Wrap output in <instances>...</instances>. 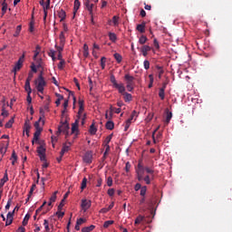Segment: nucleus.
I'll use <instances>...</instances> for the list:
<instances>
[{
	"label": "nucleus",
	"mask_w": 232,
	"mask_h": 232,
	"mask_svg": "<svg viewBox=\"0 0 232 232\" xmlns=\"http://www.w3.org/2000/svg\"><path fill=\"white\" fill-rule=\"evenodd\" d=\"M81 7V3L79 0L74 1V13L78 12V9Z\"/></svg>",
	"instance_id": "50"
},
{
	"label": "nucleus",
	"mask_w": 232,
	"mask_h": 232,
	"mask_svg": "<svg viewBox=\"0 0 232 232\" xmlns=\"http://www.w3.org/2000/svg\"><path fill=\"white\" fill-rule=\"evenodd\" d=\"M87 180L88 179L86 177L82 179V185H81L82 189H85V188H87Z\"/></svg>",
	"instance_id": "51"
},
{
	"label": "nucleus",
	"mask_w": 232,
	"mask_h": 232,
	"mask_svg": "<svg viewBox=\"0 0 232 232\" xmlns=\"http://www.w3.org/2000/svg\"><path fill=\"white\" fill-rule=\"evenodd\" d=\"M144 33H142V34L140 35V39H139V43L142 44V46H144V44H146V42H148V37L146 36V34H143Z\"/></svg>",
	"instance_id": "30"
},
{
	"label": "nucleus",
	"mask_w": 232,
	"mask_h": 232,
	"mask_svg": "<svg viewBox=\"0 0 232 232\" xmlns=\"http://www.w3.org/2000/svg\"><path fill=\"white\" fill-rule=\"evenodd\" d=\"M57 99H56V105H60L61 102L64 99V96L63 94L56 93Z\"/></svg>",
	"instance_id": "44"
},
{
	"label": "nucleus",
	"mask_w": 232,
	"mask_h": 232,
	"mask_svg": "<svg viewBox=\"0 0 232 232\" xmlns=\"http://www.w3.org/2000/svg\"><path fill=\"white\" fill-rule=\"evenodd\" d=\"M71 149V142L63 144V148L61 150V156H64V153L70 151Z\"/></svg>",
	"instance_id": "16"
},
{
	"label": "nucleus",
	"mask_w": 232,
	"mask_h": 232,
	"mask_svg": "<svg viewBox=\"0 0 232 232\" xmlns=\"http://www.w3.org/2000/svg\"><path fill=\"white\" fill-rule=\"evenodd\" d=\"M114 58L118 62V63H121V62H122V55H121V53H114Z\"/></svg>",
	"instance_id": "42"
},
{
	"label": "nucleus",
	"mask_w": 232,
	"mask_h": 232,
	"mask_svg": "<svg viewBox=\"0 0 232 232\" xmlns=\"http://www.w3.org/2000/svg\"><path fill=\"white\" fill-rule=\"evenodd\" d=\"M8 9V3H6V1H4L2 3V16H5V14H6Z\"/></svg>",
	"instance_id": "28"
},
{
	"label": "nucleus",
	"mask_w": 232,
	"mask_h": 232,
	"mask_svg": "<svg viewBox=\"0 0 232 232\" xmlns=\"http://www.w3.org/2000/svg\"><path fill=\"white\" fill-rule=\"evenodd\" d=\"M44 227L45 228V231H50V225L48 219H44Z\"/></svg>",
	"instance_id": "54"
},
{
	"label": "nucleus",
	"mask_w": 232,
	"mask_h": 232,
	"mask_svg": "<svg viewBox=\"0 0 232 232\" xmlns=\"http://www.w3.org/2000/svg\"><path fill=\"white\" fill-rule=\"evenodd\" d=\"M114 126V121H112L111 120H108V121H106V128H108L109 130H112Z\"/></svg>",
	"instance_id": "31"
},
{
	"label": "nucleus",
	"mask_w": 232,
	"mask_h": 232,
	"mask_svg": "<svg viewBox=\"0 0 232 232\" xmlns=\"http://www.w3.org/2000/svg\"><path fill=\"white\" fill-rule=\"evenodd\" d=\"M90 53L88 44H83V55L88 57Z\"/></svg>",
	"instance_id": "38"
},
{
	"label": "nucleus",
	"mask_w": 232,
	"mask_h": 232,
	"mask_svg": "<svg viewBox=\"0 0 232 232\" xmlns=\"http://www.w3.org/2000/svg\"><path fill=\"white\" fill-rule=\"evenodd\" d=\"M136 174L138 176L139 180H142V179H144L145 168L143 167V165L141 163H138Z\"/></svg>",
	"instance_id": "7"
},
{
	"label": "nucleus",
	"mask_w": 232,
	"mask_h": 232,
	"mask_svg": "<svg viewBox=\"0 0 232 232\" xmlns=\"http://www.w3.org/2000/svg\"><path fill=\"white\" fill-rule=\"evenodd\" d=\"M56 215H57V218H63L64 217V210H62V208H60V204L58 206Z\"/></svg>",
	"instance_id": "45"
},
{
	"label": "nucleus",
	"mask_w": 232,
	"mask_h": 232,
	"mask_svg": "<svg viewBox=\"0 0 232 232\" xmlns=\"http://www.w3.org/2000/svg\"><path fill=\"white\" fill-rule=\"evenodd\" d=\"M21 31H22V25H17L15 29V33H14V37H19Z\"/></svg>",
	"instance_id": "47"
},
{
	"label": "nucleus",
	"mask_w": 232,
	"mask_h": 232,
	"mask_svg": "<svg viewBox=\"0 0 232 232\" xmlns=\"http://www.w3.org/2000/svg\"><path fill=\"white\" fill-rule=\"evenodd\" d=\"M41 51V46H36L35 51H34V60H36L37 55H39Z\"/></svg>",
	"instance_id": "57"
},
{
	"label": "nucleus",
	"mask_w": 232,
	"mask_h": 232,
	"mask_svg": "<svg viewBox=\"0 0 232 232\" xmlns=\"http://www.w3.org/2000/svg\"><path fill=\"white\" fill-rule=\"evenodd\" d=\"M159 96L160 97L161 100L165 99V96H166V86L160 87V92H159Z\"/></svg>",
	"instance_id": "25"
},
{
	"label": "nucleus",
	"mask_w": 232,
	"mask_h": 232,
	"mask_svg": "<svg viewBox=\"0 0 232 232\" xmlns=\"http://www.w3.org/2000/svg\"><path fill=\"white\" fill-rule=\"evenodd\" d=\"M172 112L170 111H166V122L169 123L172 119Z\"/></svg>",
	"instance_id": "35"
},
{
	"label": "nucleus",
	"mask_w": 232,
	"mask_h": 232,
	"mask_svg": "<svg viewBox=\"0 0 232 232\" xmlns=\"http://www.w3.org/2000/svg\"><path fill=\"white\" fill-rule=\"evenodd\" d=\"M34 84L37 92H40V94H44V87H46V81L44 76V72H40L38 78L34 81Z\"/></svg>",
	"instance_id": "3"
},
{
	"label": "nucleus",
	"mask_w": 232,
	"mask_h": 232,
	"mask_svg": "<svg viewBox=\"0 0 232 232\" xmlns=\"http://www.w3.org/2000/svg\"><path fill=\"white\" fill-rule=\"evenodd\" d=\"M144 180H145V183H147V185L150 186V184L151 183V179L149 173H147L146 177H144Z\"/></svg>",
	"instance_id": "59"
},
{
	"label": "nucleus",
	"mask_w": 232,
	"mask_h": 232,
	"mask_svg": "<svg viewBox=\"0 0 232 232\" xmlns=\"http://www.w3.org/2000/svg\"><path fill=\"white\" fill-rule=\"evenodd\" d=\"M108 195L110 196V197H113L114 195H115V189H114V188H109V190H108Z\"/></svg>",
	"instance_id": "62"
},
{
	"label": "nucleus",
	"mask_w": 232,
	"mask_h": 232,
	"mask_svg": "<svg viewBox=\"0 0 232 232\" xmlns=\"http://www.w3.org/2000/svg\"><path fill=\"white\" fill-rule=\"evenodd\" d=\"M135 114H137L136 111H132L130 117H129V120H126L125 121V130H128L130 123L132 122V120L135 117Z\"/></svg>",
	"instance_id": "11"
},
{
	"label": "nucleus",
	"mask_w": 232,
	"mask_h": 232,
	"mask_svg": "<svg viewBox=\"0 0 232 232\" xmlns=\"http://www.w3.org/2000/svg\"><path fill=\"white\" fill-rule=\"evenodd\" d=\"M24 57H25V54H24V53H23V55H21L19 60H17V63L14 64V75H16L17 71H20V69H22V66H23L24 62Z\"/></svg>",
	"instance_id": "6"
},
{
	"label": "nucleus",
	"mask_w": 232,
	"mask_h": 232,
	"mask_svg": "<svg viewBox=\"0 0 232 232\" xmlns=\"http://www.w3.org/2000/svg\"><path fill=\"white\" fill-rule=\"evenodd\" d=\"M147 186H141L140 188V196L144 198V199H146V193H147Z\"/></svg>",
	"instance_id": "36"
},
{
	"label": "nucleus",
	"mask_w": 232,
	"mask_h": 232,
	"mask_svg": "<svg viewBox=\"0 0 232 232\" xmlns=\"http://www.w3.org/2000/svg\"><path fill=\"white\" fill-rule=\"evenodd\" d=\"M85 5H86V7H87L89 13H90L91 15H92V14L93 3H90V0H89V2H88V3H85Z\"/></svg>",
	"instance_id": "46"
},
{
	"label": "nucleus",
	"mask_w": 232,
	"mask_h": 232,
	"mask_svg": "<svg viewBox=\"0 0 232 232\" xmlns=\"http://www.w3.org/2000/svg\"><path fill=\"white\" fill-rule=\"evenodd\" d=\"M17 158H18L17 153L15 151H12V156H11L12 165H15Z\"/></svg>",
	"instance_id": "37"
},
{
	"label": "nucleus",
	"mask_w": 232,
	"mask_h": 232,
	"mask_svg": "<svg viewBox=\"0 0 232 232\" xmlns=\"http://www.w3.org/2000/svg\"><path fill=\"white\" fill-rule=\"evenodd\" d=\"M109 38L111 42H117L118 39L116 33H109Z\"/></svg>",
	"instance_id": "41"
},
{
	"label": "nucleus",
	"mask_w": 232,
	"mask_h": 232,
	"mask_svg": "<svg viewBox=\"0 0 232 232\" xmlns=\"http://www.w3.org/2000/svg\"><path fill=\"white\" fill-rule=\"evenodd\" d=\"M72 133L78 135V133H79V120H75L73 124H72Z\"/></svg>",
	"instance_id": "15"
},
{
	"label": "nucleus",
	"mask_w": 232,
	"mask_h": 232,
	"mask_svg": "<svg viewBox=\"0 0 232 232\" xmlns=\"http://www.w3.org/2000/svg\"><path fill=\"white\" fill-rule=\"evenodd\" d=\"M144 69H150V60H144Z\"/></svg>",
	"instance_id": "64"
},
{
	"label": "nucleus",
	"mask_w": 232,
	"mask_h": 232,
	"mask_svg": "<svg viewBox=\"0 0 232 232\" xmlns=\"http://www.w3.org/2000/svg\"><path fill=\"white\" fill-rule=\"evenodd\" d=\"M15 208L14 210H9V213H7V218L5 220V227H9L10 224H12L14 220V215Z\"/></svg>",
	"instance_id": "9"
},
{
	"label": "nucleus",
	"mask_w": 232,
	"mask_h": 232,
	"mask_svg": "<svg viewBox=\"0 0 232 232\" xmlns=\"http://www.w3.org/2000/svg\"><path fill=\"white\" fill-rule=\"evenodd\" d=\"M114 111L115 108H113V105H110V111H106L105 112L106 119H111V121H112Z\"/></svg>",
	"instance_id": "13"
},
{
	"label": "nucleus",
	"mask_w": 232,
	"mask_h": 232,
	"mask_svg": "<svg viewBox=\"0 0 232 232\" xmlns=\"http://www.w3.org/2000/svg\"><path fill=\"white\" fill-rule=\"evenodd\" d=\"M40 112H42V116L39 117V120L34 123L35 132L34 133L33 144H34V142H39L40 135L44 130L43 126H44L45 123L44 109H41Z\"/></svg>",
	"instance_id": "2"
},
{
	"label": "nucleus",
	"mask_w": 232,
	"mask_h": 232,
	"mask_svg": "<svg viewBox=\"0 0 232 232\" xmlns=\"http://www.w3.org/2000/svg\"><path fill=\"white\" fill-rule=\"evenodd\" d=\"M69 124H63L62 126H59L58 128V133H63L65 130H69Z\"/></svg>",
	"instance_id": "23"
},
{
	"label": "nucleus",
	"mask_w": 232,
	"mask_h": 232,
	"mask_svg": "<svg viewBox=\"0 0 232 232\" xmlns=\"http://www.w3.org/2000/svg\"><path fill=\"white\" fill-rule=\"evenodd\" d=\"M13 123H14V117H11V120L6 121L5 128H12Z\"/></svg>",
	"instance_id": "48"
},
{
	"label": "nucleus",
	"mask_w": 232,
	"mask_h": 232,
	"mask_svg": "<svg viewBox=\"0 0 232 232\" xmlns=\"http://www.w3.org/2000/svg\"><path fill=\"white\" fill-rule=\"evenodd\" d=\"M30 219V216L29 214L27 213L26 216L23 219V224H24V227H25L26 224H28V220Z\"/></svg>",
	"instance_id": "60"
},
{
	"label": "nucleus",
	"mask_w": 232,
	"mask_h": 232,
	"mask_svg": "<svg viewBox=\"0 0 232 232\" xmlns=\"http://www.w3.org/2000/svg\"><path fill=\"white\" fill-rule=\"evenodd\" d=\"M107 186H109V188L113 186V179L112 177H108L107 179Z\"/></svg>",
	"instance_id": "58"
},
{
	"label": "nucleus",
	"mask_w": 232,
	"mask_h": 232,
	"mask_svg": "<svg viewBox=\"0 0 232 232\" xmlns=\"http://www.w3.org/2000/svg\"><path fill=\"white\" fill-rule=\"evenodd\" d=\"M109 25L118 26L120 25V16L114 15L112 19L108 20Z\"/></svg>",
	"instance_id": "12"
},
{
	"label": "nucleus",
	"mask_w": 232,
	"mask_h": 232,
	"mask_svg": "<svg viewBox=\"0 0 232 232\" xmlns=\"http://www.w3.org/2000/svg\"><path fill=\"white\" fill-rule=\"evenodd\" d=\"M64 64H65V60H63V54H61V60H60V63L58 64V68L59 69H63Z\"/></svg>",
	"instance_id": "49"
},
{
	"label": "nucleus",
	"mask_w": 232,
	"mask_h": 232,
	"mask_svg": "<svg viewBox=\"0 0 232 232\" xmlns=\"http://www.w3.org/2000/svg\"><path fill=\"white\" fill-rule=\"evenodd\" d=\"M55 53L56 51H54L53 49H51V51H49V55L53 58V60H56Z\"/></svg>",
	"instance_id": "63"
},
{
	"label": "nucleus",
	"mask_w": 232,
	"mask_h": 232,
	"mask_svg": "<svg viewBox=\"0 0 232 232\" xmlns=\"http://www.w3.org/2000/svg\"><path fill=\"white\" fill-rule=\"evenodd\" d=\"M92 153H85V155L83 156V160L85 162H92Z\"/></svg>",
	"instance_id": "34"
},
{
	"label": "nucleus",
	"mask_w": 232,
	"mask_h": 232,
	"mask_svg": "<svg viewBox=\"0 0 232 232\" xmlns=\"http://www.w3.org/2000/svg\"><path fill=\"white\" fill-rule=\"evenodd\" d=\"M35 188H36V183H33L28 192V198H30V199L33 197Z\"/></svg>",
	"instance_id": "33"
},
{
	"label": "nucleus",
	"mask_w": 232,
	"mask_h": 232,
	"mask_svg": "<svg viewBox=\"0 0 232 232\" xmlns=\"http://www.w3.org/2000/svg\"><path fill=\"white\" fill-rule=\"evenodd\" d=\"M149 78H150V82H149L148 87L151 88V87H153V83L155 81L153 73H150Z\"/></svg>",
	"instance_id": "43"
},
{
	"label": "nucleus",
	"mask_w": 232,
	"mask_h": 232,
	"mask_svg": "<svg viewBox=\"0 0 232 232\" xmlns=\"http://www.w3.org/2000/svg\"><path fill=\"white\" fill-rule=\"evenodd\" d=\"M113 219H106V221L103 224V227L107 228L108 227H111V224H113Z\"/></svg>",
	"instance_id": "53"
},
{
	"label": "nucleus",
	"mask_w": 232,
	"mask_h": 232,
	"mask_svg": "<svg viewBox=\"0 0 232 232\" xmlns=\"http://www.w3.org/2000/svg\"><path fill=\"white\" fill-rule=\"evenodd\" d=\"M124 79L126 81V87L127 90L130 92H133L134 90V85H135V78L134 76H130V73H125Z\"/></svg>",
	"instance_id": "5"
},
{
	"label": "nucleus",
	"mask_w": 232,
	"mask_h": 232,
	"mask_svg": "<svg viewBox=\"0 0 232 232\" xmlns=\"http://www.w3.org/2000/svg\"><path fill=\"white\" fill-rule=\"evenodd\" d=\"M8 111H6V108H5V105H3V108H2V116L3 117H8Z\"/></svg>",
	"instance_id": "56"
},
{
	"label": "nucleus",
	"mask_w": 232,
	"mask_h": 232,
	"mask_svg": "<svg viewBox=\"0 0 232 232\" xmlns=\"http://www.w3.org/2000/svg\"><path fill=\"white\" fill-rule=\"evenodd\" d=\"M97 130H98L97 126H95L94 121H92V124H91L89 129V133H91V135H96Z\"/></svg>",
	"instance_id": "20"
},
{
	"label": "nucleus",
	"mask_w": 232,
	"mask_h": 232,
	"mask_svg": "<svg viewBox=\"0 0 232 232\" xmlns=\"http://www.w3.org/2000/svg\"><path fill=\"white\" fill-rule=\"evenodd\" d=\"M8 147L9 142H2V144H0V153H6Z\"/></svg>",
	"instance_id": "17"
},
{
	"label": "nucleus",
	"mask_w": 232,
	"mask_h": 232,
	"mask_svg": "<svg viewBox=\"0 0 232 232\" xmlns=\"http://www.w3.org/2000/svg\"><path fill=\"white\" fill-rule=\"evenodd\" d=\"M145 42L144 46L141 47V53L144 57H147L149 51H151V46L149 45V44H146Z\"/></svg>",
	"instance_id": "14"
},
{
	"label": "nucleus",
	"mask_w": 232,
	"mask_h": 232,
	"mask_svg": "<svg viewBox=\"0 0 232 232\" xmlns=\"http://www.w3.org/2000/svg\"><path fill=\"white\" fill-rule=\"evenodd\" d=\"M137 30H139V33H146V24H138Z\"/></svg>",
	"instance_id": "27"
},
{
	"label": "nucleus",
	"mask_w": 232,
	"mask_h": 232,
	"mask_svg": "<svg viewBox=\"0 0 232 232\" xmlns=\"http://www.w3.org/2000/svg\"><path fill=\"white\" fill-rule=\"evenodd\" d=\"M110 81L112 82V86L116 87V90L120 92V94H123V98L126 102H130V101H132V94H130V92L129 91L126 92V87L123 82H118L114 73H111Z\"/></svg>",
	"instance_id": "1"
},
{
	"label": "nucleus",
	"mask_w": 232,
	"mask_h": 232,
	"mask_svg": "<svg viewBox=\"0 0 232 232\" xmlns=\"http://www.w3.org/2000/svg\"><path fill=\"white\" fill-rule=\"evenodd\" d=\"M92 200L91 199H82V210H88L91 208Z\"/></svg>",
	"instance_id": "10"
},
{
	"label": "nucleus",
	"mask_w": 232,
	"mask_h": 232,
	"mask_svg": "<svg viewBox=\"0 0 232 232\" xmlns=\"http://www.w3.org/2000/svg\"><path fill=\"white\" fill-rule=\"evenodd\" d=\"M104 147H105V151L103 153V158H107L109 151H111V147H110V144L106 143V140H104Z\"/></svg>",
	"instance_id": "29"
},
{
	"label": "nucleus",
	"mask_w": 232,
	"mask_h": 232,
	"mask_svg": "<svg viewBox=\"0 0 232 232\" xmlns=\"http://www.w3.org/2000/svg\"><path fill=\"white\" fill-rule=\"evenodd\" d=\"M7 180H9V177H8L7 169H5V172L4 174L3 179H1L2 189H3L4 186H5V184L7 182Z\"/></svg>",
	"instance_id": "21"
},
{
	"label": "nucleus",
	"mask_w": 232,
	"mask_h": 232,
	"mask_svg": "<svg viewBox=\"0 0 232 232\" xmlns=\"http://www.w3.org/2000/svg\"><path fill=\"white\" fill-rule=\"evenodd\" d=\"M93 228H95V226L91 225L90 227H83L82 231V232H90V231H93Z\"/></svg>",
	"instance_id": "40"
},
{
	"label": "nucleus",
	"mask_w": 232,
	"mask_h": 232,
	"mask_svg": "<svg viewBox=\"0 0 232 232\" xmlns=\"http://www.w3.org/2000/svg\"><path fill=\"white\" fill-rule=\"evenodd\" d=\"M32 86L30 85V88H29V92H28V95H27V103L31 104L32 103Z\"/></svg>",
	"instance_id": "39"
},
{
	"label": "nucleus",
	"mask_w": 232,
	"mask_h": 232,
	"mask_svg": "<svg viewBox=\"0 0 232 232\" xmlns=\"http://www.w3.org/2000/svg\"><path fill=\"white\" fill-rule=\"evenodd\" d=\"M57 193H58V190H55L53 193V195L50 197V201L48 203V206H52L53 202L56 201V199H57Z\"/></svg>",
	"instance_id": "24"
},
{
	"label": "nucleus",
	"mask_w": 232,
	"mask_h": 232,
	"mask_svg": "<svg viewBox=\"0 0 232 232\" xmlns=\"http://www.w3.org/2000/svg\"><path fill=\"white\" fill-rule=\"evenodd\" d=\"M58 16H59V19H61V21H64V19H66V12H65V10H60L58 12Z\"/></svg>",
	"instance_id": "32"
},
{
	"label": "nucleus",
	"mask_w": 232,
	"mask_h": 232,
	"mask_svg": "<svg viewBox=\"0 0 232 232\" xmlns=\"http://www.w3.org/2000/svg\"><path fill=\"white\" fill-rule=\"evenodd\" d=\"M156 69H158L159 71V78H162V75L164 73V69L162 67H159V65L158 67H156Z\"/></svg>",
	"instance_id": "61"
},
{
	"label": "nucleus",
	"mask_w": 232,
	"mask_h": 232,
	"mask_svg": "<svg viewBox=\"0 0 232 232\" xmlns=\"http://www.w3.org/2000/svg\"><path fill=\"white\" fill-rule=\"evenodd\" d=\"M60 41H61V47L63 52L66 43V37L63 32L60 33Z\"/></svg>",
	"instance_id": "18"
},
{
	"label": "nucleus",
	"mask_w": 232,
	"mask_h": 232,
	"mask_svg": "<svg viewBox=\"0 0 232 232\" xmlns=\"http://www.w3.org/2000/svg\"><path fill=\"white\" fill-rule=\"evenodd\" d=\"M106 63H107V58H105V56H102V58H101V66H102V69H105Z\"/></svg>",
	"instance_id": "52"
},
{
	"label": "nucleus",
	"mask_w": 232,
	"mask_h": 232,
	"mask_svg": "<svg viewBox=\"0 0 232 232\" xmlns=\"http://www.w3.org/2000/svg\"><path fill=\"white\" fill-rule=\"evenodd\" d=\"M79 111H78V119L82 120V123H85V119L87 118L86 112H84V100L80 98L78 100Z\"/></svg>",
	"instance_id": "4"
},
{
	"label": "nucleus",
	"mask_w": 232,
	"mask_h": 232,
	"mask_svg": "<svg viewBox=\"0 0 232 232\" xmlns=\"http://www.w3.org/2000/svg\"><path fill=\"white\" fill-rule=\"evenodd\" d=\"M37 153L40 160H46V149L43 146V144L37 148Z\"/></svg>",
	"instance_id": "8"
},
{
	"label": "nucleus",
	"mask_w": 232,
	"mask_h": 232,
	"mask_svg": "<svg viewBox=\"0 0 232 232\" xmlns=\"http://www.w3.org/2000/svg\"><path fill=\"white\" fill-rule=\"evenodd\" d=\"M55 48H56L57 51H58V55H57L58 60L61 61V60H62V53H63V47H62L61 42H60V46H58L57 44H55Z\"/></svg>",
	"instance_id": "26"
},
{
	"label": "nucleus",
	"mask_w": 232,
	"mask_h": 232,
	"mask_svg": "<svg viewBox=\"0 0 232 232\" xmlns=\"http://www.w3.org/2000/svg\"><path fill=\"white\" fill-rule=\"evenodd\" d=\"M30 130H31L30 121H25V124L24 126V133H25L27 137L30 136Z\"/></svg>",
	"instance_id": "19"
},
{
	"label": "nucleus",
	"mask_w": 232,
	"mask_h": 232,
	"mask_svg": "<svg viewBox=\"0 0 232 232\" xmlns=\"http://www.w3.org/2000/svg\"><path fill=\"white\" fill-rule=\"evenodd\" d=\"M144 219V216H138V218H136L134 224H140L141 222H143Z\"/></svg>",
	"instance_id": "55"
},
{
	"label": "nucleus",
	"mask_w": 232,
	"mask_h": 232,
	"mask_svg": "<svg viewBox=\"0 0 232 232\" xmlns=\"http://www.w3.org/2000/svg\"><path fill=\"white\" fill-rule=\"evenodd\" d=\"M30 87H31V78H29V76H27L25 84H24V90H25V92H27V95L29 94Z\"/></svg>",
	"instance_id": "22"
}]
</instances>
